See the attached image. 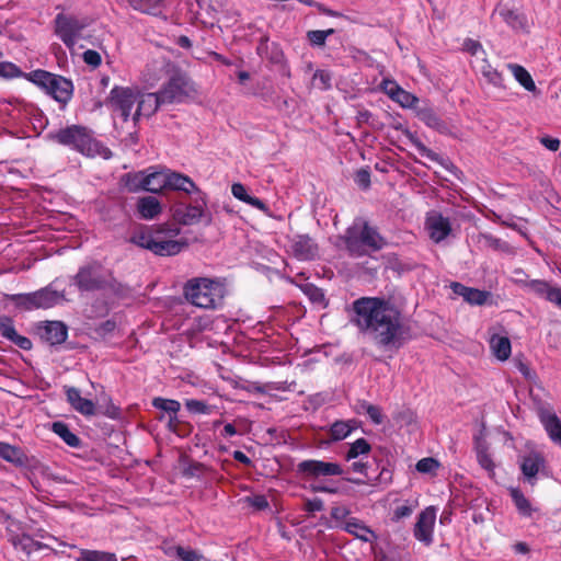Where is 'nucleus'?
<instances>
[{
	"instance_id": "c85d7f7f",
	"label": "nucleus",
	"mask_w": 561,
	"mask_h": 561,
	"mask_svg": "<svg viewBox=\"0 0 561 561\" xmlns=\"http://www.w3.org/2000/svg\"><path fill=\"white\" fill-rule=\"evenodd\" d=\"M507 68L513 73L516 81L527 91L537 92L536 84L530 76V73L520 65L517 64H508Z\"/></svg>"
},
{
	"instance_id": "a18cd8bd",
	"label": "nucleus",
	"mask_w": 561,
	"mask_h": 561,
	"mask_svg": "<svg viewBox=\"0 0 561 561\" xmlns=\"http://www.w3.org/2000/svg\"><path fill=\"white\" fill-rule=\"evenodd\" d=\"M333 33H334L333 28H329L325 31H320V30L309 31L307 33V37L312 45L322 46V45H324L327 37Z\"/></svg>"
},
{
	"instance_id": "4468645a",
	"label": "nucleus",
	"mask_w": 561,
	"mask_h": 561,
	"mask_svg": "<svg viewBox=\"0 0 561 561\" xmlns=\"http://www.w3.org/2000/svg\"><path fill=\"white\" fill-rule=\"evenodd\" d=\"M436 519V511L434 507H427L422 511L414 526V537L424 542L426 546L433 541V528Z\"/></svg>"
},
{
	"instance_id": "6e6d98bb",
	"label": "nucleus",
	"mask_w": 561,
	"mask_h": 561,
	"mask_svg": "<svg viewBox=\"0 0 561 561\" xmlns=\"http://www.w3.org/2000/svg\"><path fill=\"white\" fill-rule=\"evenodd\" d=\"M115 329H116V322L114 320H106V321L100 323L95 328V333L100 337L105 339L108 335H111L115 331Z\"/></svg>"
},
{
	"instance_id": "e2e57ef3",
	"label": "nucleus",
	"mask_w": 561,
	"mask_h": 561,
	"mask_svg": "<svg viewBox=\"0 0 561 561\" xmlns=\"http://www.w3.org/2000/svg\"><path fill=\"white\" fill-rule=\"evenodd\" d=\"M231 192H232V195L242 201V202H247L248 198L250 197V195L247 193V190L244 187V185H242L241 183H234L232 186H231Z\"/></svg>"
},
{
	"instance_id": "58836bf2",
	"label": "nucleus",
	"mask_w": 561,
	"mask_h": 561,
	"mask_svg": "<svg viewBox=\"0 0 561 561\" xmlns=\"http://www.w3.org/2000/svg\"><path fill=\"white\" fill-rule=\"evenodd\" d=\"M125 186L129 192H138L145 190L144 172L128 173L125 175Z\"/></svg>"
},
{
	"instance_id": "4d7b16f0",
	"label": "nucleus",
	"mask_w": 561,
	"mask_h": 561,
	"mask_svg": "<svg viewBox=\"0 0 561 561\" xmlns=\"http://www.w3.org/2000/svg\"><path fill=\"white\" fill-rule=\"evenodd\" d=\"M83 61L94 68L99 67L102 62L101 55L93 49H88L82 55Z\"/></svg>"
},
{
	"instance_id": "338daca9",
	"label": "nucleus",
	"mask_w": 561,
	"mask_h": 561,
	"mask_svg": "<svg viewBox=\"0 0 561 561\" xmlns=\"http://www.w3.org/2000/svg\"><path fill=\"white\" fill-rule=\"evenodd\" d=\"M415 146L420 154H422L423 157H426L432 161H439V156L433 150L428 149L426 146H424L421 141H416Z\"/></svg>"
},
{
	"instance_id": "6ab92c4d",
	"label": "nucleus",
	"mask_w": 561,
	"mask_h": 561,
	"mask_svg": "<svg viewBox=\"0 0 561 561\" xmlns=\"http://www.w3.org/2000/svg\"><path fill=\"white\" fill-rule=\"evenodd\" d=\"M138 106L133 116V121L137 122L140 116H151L153 115L159 107L164 105L161 101V98L158 92L156 93H147L142 94L140 99L137 100Z\"/></svg>"
},
{
	"instance_id": "a211bd4d",
	"label": "nucleus",
	"mask_w": 561,
	"mask_h": 561,
	"mask_svg": "<svg viewBox=\"0 0 561 561\" xmlns=\"http://www.w3.org/2000/svg\"><path fill=\"white\" fill-rule=\"evenodd\" d=\"M68 336V329L65 323L60 321H48L41 329V337L49 345L61 344Z\"/></svg>"
},
{
	"instance_id": "0eeeda50",
	"label": "nucleus",
	"mask_w": 561,
	"mask_h": 561,
	"mask_svg": "<svg viewBox=\"0 0 561 561\" xmlns=\"http://www.w3.org/2000/svg\"><path fill=\"white\" fill-rule=\"evenodd\" d=\"M47 138L59 145L70 147L85 156H93L96 152L98 144L93 139L91 131L81 125H71L60 128L54 133H49Z\"/></svg>"
},
{
	"instance_id": "f03ea898",
	"label": "nucleus",
	"mask_w": 561,
	"mask_h": 561,
	"mask_svg": "<svg viewBox=\"0 0 561 561\" xmlns=\"http://www.w3.org/2000/svg\"><path fill=\"white\" fill-rule=\"evenodd\" d=\"M180 232L181 229L176 225L144 226L133 233L129 241L156 255L171 256L179 254L187 245L184 240L171 239Z\"/></svg>"
},
{
	"instance_id": "2eb2a0df",
	"label": "nucleus",
	"mask_w": 561,
	"mask_h": 561,
	"mask_svg": "<svg viewBox=\"0 0 561 561\" xmlns=\"http://www.w3.org/2000/svg\"><path fill=\"white\" fill-rule=\"evenodd\" d=\"M426 229L430 238L439 243L445 240L451 232V225L448 218L439 213H431L426 218Z\"/></svg>"
},
{
	"instance_id": "412c9836",
	"label": "nucleus",
	"mask_w": 561,
	"mask_h": 561,
	"mask_svg": "<svg viewBox=\"0 0 561 561\" xmlns=\"http://www.w3.org/2000/svg\"><path fill=\"white\" fill-rule=\"evenodd\" d=\"M167 188L174 190V191H181L185 194H201L203 193L196 184L193 182V180L186 175H183L178 172H172L169 170L168 173V182H167Z\"/></svg>"
},
{
	"instance_id": "8fccbe9b",
	"label": "nucleus",
	"mask_w": 561,
	"mask_h": 561,
	"mask_svg": "<svg viewBox=\"0 0 561 561\" xmlns=\"http://www.w3.org/2000/svg\"><path fill=\"white\" fill-rule=\"evenodd\" d=\"M185 407L190 412L196 414H209L211 412V408L201 400H186Z\"/></svg>"
},
{
	"instance_id": "dca6fc26",
	"label": "nucleus",
	"mask_w": 561,
	"mask_h": 561,
	"mask_svg": "<svg viewBox=\"0 0 561 561\" xmlns=\"http://www.w3.org/2000/svg\"><path fill=\"white\" fill-rule=\"evenodd\" d=\"M537 414L550 439L561 446V422L557 414L545 404L537 408Z\"/></svg>"
},
{
	"instance_id": "5701e85b",
	"label": "nucleus",
	"mask_w": 561,
	"mask_h": 561,
	"mask_svg": "<svg viewBox=\"0 0 561 561\" xmlns=\"http://www.w3.org/2000/svg\"><path fill=\"white\" fill-rule=\"evenodd\" d=\"M546 465L545 458L538 453H530L525 456L520 463V469L525 478L534 484L537 473Z\"/></svg>"
},
{
	"instance_id": "9b49d317",
	"label": "nucleus",
	"mask_w": 561,
	"mask_h": 561,
	"mask_svg": "<svg viewBox=\"0 0 561 561\" xmlns=\"http://www.w3.org/2000/svg\"><path fill=\"white\" fill-rule=\"evenodd\" d=\"M137 100L138 93L134 89L115 85L111 90L105 104L112 113L118 114L126 122Z\"/></svg>"
},
{
	"instance_id": "bb28decb",
	"label": "nucleus",
	"mask_w": 561,
	"mask_h": 561,
	"mask_svg": "<svg viewBox=\"0 0 561 561\" xmlns=\"http://www.w3.org/2000/svg\"><path fill=\"white\" fill-rule=\"evenodd\" d=\"M9 541L12 543L15 550L21 551L26 556L42 548L39 542L35 541L31 536L26 534L11 535L9 537Z\"/></svg>"
},
{
	"instance_id": "37998d69",
	"label": "nucleus",
	"mask_w": 561,
	"mask_h": 561,
	"mask_svg": "<svg viewBox=\"0 0 561 561\" xmlns=\"http://www.w3.org/2000/svg\"><path fill=\"white\" fill-rule=\"evenodd\" d=\"M525 287L529 288L531 291H534L536 295L546 298L548 295V291L551 287V285L541 279H531L528 282H525Z\"/></svg>"
},
{
	"instance_id": "79ce46f5",
	"label": "nucleus",
	"mask_w": 561,
	"mask_h": 561,
	"mask_svg": "<svg viewBox=\"0 0 561 561\" xmlns=\"http://www.w3.org/2000/svg\"><path fill=\"white\" fill-rule=\"evenodd\" d=\"M0 457L10 462L22 461L20 449L5 443H0Z\"/></svg>"
},
{
	"instance_id": "13d9d810",
	"label": "nucleus",
	"mask_w": 561,
	"mask_h": 561,
	"mask_svg": "<svg viewBox=\"0 0 561 561\" xmlns=\"http://www.w3.org/2000/svg\"><path fill=\"white\" fill-rule=\"evenodd\" d=\"M182 561H202L203 556L191 548L182 547L179 558Z\"/></svg>"
},
{
	"instance_id": "aec40b11",
	"label": "nucleus",
	"mask_w": 561,
	"mask_h": 561,
	"mask_svg": "<svg viewBox=\"0 0 561 561\" xmlns=\"http://www.w3.org/2000/svg\"><path fill=\"white\" fill-rule=\"evenodd\" d=\"M416 116L420 121H422L426 126L437 130L440 134H448L449 127L446 122H444L439 115L435 112V110L431 106H421L416 108Z\"/></svg>"
},
{
	"instance_id": "c03bdc74",
	"label": "nucleus",
	"mask_w": 561,
	"mask_h": 561,
	"mask_svg": "<svg viewBox=\"0 0 561 561\" xmlns=\"http://www.w3.org/2000/svg\"><path fill=\"white\" fill-rule=\"evenodd\" d=\"M512 496L519 513L525 516H530L531 506L529 501L517 490H513Z\"/></svg>"
},
{
	"instance_id": "49530a36",
	"label": "nucleus",
	"mask_w": 561,
	"mask_h": 561,
	"mask_svg": "<svg viewBox=\"0 0 561 561\" xmlns=\"http://www.w3.org/2000/svg\"><path fill=\"white\" fill-rule=\"evenodd\" d=\"M415 467L421 473H435L439 468V462L432 457H427L419 460Z\"/></svg>"
},
{
	"instance_id": "603ef678",
	"label": "nucleus",
	"mask_w": 561,
	"mask_h": 561,
	"mask_svg": "<svg viewBox=\"0 0 561 561\" xmlns=\"http://www.w3.org/2000/svg\"><path fill=\"white\" fill-rule=\"evenodd\" d=\"M0 333L3 337L12 341L16 335L12 319L3 317L0 319Z\"/></svg>"
},
{
	"instance_id": "a878e982",
	"label": "nucleus",
	"mask_w": 561,
	"mask_h": 561,
	"mask_svg": "<svg viewBox=\"0 0 561 561\" xmlns=\"http://www.w3.org/2000/svg\"><path fill=\"white\" fill-rule=\"evenodd\" d=\"M34 294H35L34 298H35L37 309L51 308V307L56 306L64 298L62 294H60L56 290H53L48 287L36 290V291H34Z\"/></svg>"
},
{
	"instance_id": "9d476101",
	"label": "nucleus",
	"mask_w": 561,
	"mask_h": 561,
	"mask_svg": "<svg viewBox=\"0 0 561 561\" xmlns=\"http://www.w3.org/2000/svg\"><path fill=\"white\" fill-rule=\"evenodd\" d=\"M195 92L194 83L182 72H175L158 91L164 105L181 103Z\"/></svg>"
},
{
	"instance_id": "cd10ccee",
	"label": "nucleus",
	"mask_w": 561,
	"mask_h": 561,
	"mask_svg": "<svg viewBox=\"0 0 561 561\" xmlns=\"http://www.w3.org/2000/svg\"><path fill=\"white\" fill-rule=\"evenodd\" d=\"M476 68L486 79V81L495 87H501L503 82L502 75L493 68L485 57L476 60Z\"/></svg>"
},
{
	"instance_id": "473e14b6",
	"label": "nucleus",
	"mask_w": 561,
	"mask_h": 561,
	"mask_svg": "<svg viewBox=\"0 0 561 561\" xmlns=\"http://www.w3.org/2000/svg\"><path fill=\"white\" fill-rule=\"evenodd\" d=\"M128 3L135 10L152 15H158L163 10V0H128Z\"/></svg>"
},
{
	"instance_id": "6e6552de",
	"label": "nucleus",
	"mask_w": 561,
	"mask_h": 561,
	"mask_svg": "<svg viewBox=\"0 0 561 561\" xmlns=\"http://www.w3.org/2000/svg\"><path fill=\"white\" fill-rule=\"evenodd\" d=\"M207 205L206 194L203 192L197 194L193 204L176 203L171 207V213L174 221L182 226H193L205 219V225L209 226L213 222L210 215L206 214L205 207Z\"/></svg>"
},
{
	"instance_id": "c756f323",
	"label": "nucleus",
	"mask_w": 561,
	"mask_h": 561,
	"mask_svg": "<svg viewBox=\"0 0 561 561\" xmlns=\"http://www.w3.org/2000/svg\"><path fill=\"white\" fill-rule=\"evenodd\" d=\"M168 173L169 170L145 175V191L158 193L167 188Z\"/></svg>"
},
{
	"instance_id": "20e7f679",
	"label": "nucleus",
	"mask_w": 561,
	"mask_h": 561,
	"mask_svg": "<svg viewBox=\"0 0 561 561\" xmlns=\"http://www.w3.org/2000/svg\"><path fill=\"white\" fill-rule=\"evenodd\" d=\"M72 283L81 293L102 291L112 295L125 293L124 285L98 262L81 266L72 277Z\"/></svg>"
},
{
	"instance_id": "774afa93",
	"label": "nucleus",
	"mask_w": 561,
	"mask_h": 561,
	"mask_svg": "<svg viewBox=\"0 0 561 561\" xmlns=\"http://www.w3.org/2000/svg\"><path fill=\"white\" fill-rule=\"evenodd\" d=\"M162 550L170 558H179L180 552L182 550V546L164 542L162 545Z\"/></svg>"
},
{
	"instance_id": "1a4fd4ad",
	"label": "nucleus",
	"mask_w": 561,
	"mask_h": 561,
	"mask_svg": "<svg viewBox=\"0 0 561 561\" xmlns=\"http://www.w3.org/2000/svg\"><path fill=\"white\" fill-rule=\"evenodd\" d=\"M30 80L44 88L56 101L66 104L72 96V82L61 76L45 70L31 72Z\"/></svg>"
},
{
	"instance_id": "a19ab883",
	"label": "nucleus",
	"mask_w": 561,
	"mask_h": 561,
	"mask_svg": "<svg viewBox=\"0 0 561 561\" xmlns=\"http://www.w3.org/2000/svg\"><path fill=\"white\" fill-rule=\"evenodd\" d=\"M369 451H370V445L368 444V442L365 438H358L351 445V447L346 454V459L351 460V459L357 458L360 455H366Z\"/></svg>"
},
{
	"instance_id": "b1692460",
	"label": "nucleus",
	"mask_w": 561,
	"mask_h": 561,
	"mask_svg": "<svg viewBox=\"0 0 561 561\" xmlns=\"http://www.w3.org/2000/svg\"><path fill=\"white\" fill-rule=\"evenodd\" d=\"M494 13H499L503 21L515 31L526 32L528 28L525 15L515 10L501 7L495 9Z\"/></svg>"
},
{
	"instance_id": "de8ad7c7",
	"label": "nucleus",
	"mask_w": 561,
	"mask_h": 561,
	"mask_svg": "<svg viewBox=\"0 0 561 561\" xmlns=\"http://www.w3.org/2000/svg\"><path fill=\"white\" fill-rule=\"evenodd\" d=\"M360 408L368 414L375 424L379 425L383 422V416L379 407L364 401L360 403Z\"/></svg>"
},
{
	"instance_id": "864d4df0",
	"label": "nucleus",
	"mask_w": 561,
	"mask_h": 561,
	"mask_svg": "<svg viewBox=\"0 0 561 561\" xmlns=\"http://www.w3.org/2000/svg\"><path fill=\"white\" fill-rule=\"evenodd\" d=\"M21 75V70L12 62H0V77L3 78H15Z\"/></svg>"
},
{
	"instance_id": "7ed1b4c3",
	"label": "nucleus",
	"mask_w": 561,
	"mask_h": 561,
	"mask_svg": "<svg viewBox=\"0 0 561 561\" xmlns=\"http://www.w3.org/2000/svg\"><path fill=\"white\" fill-rule=\"evenodd\" d=\"M341 239L350 255L355 257L380 251L387 244L377 228L362 219H356L353 225L345 230Z\"/></svg>"
},
{
	"instance_id": "f704fd0d",
	"label": "nucleus",
	"mask_w": 561,
	"mask_h": 561,
	"mask_svg": "<svg viewBox=\"0 0 561 561\" xmlns=\"http://www.w3.org/2000/svg\"><path fill=\"white\" fill-rule=\"evenodd\" d=\"M53 432L57 434L68 446L79 447L80 438L73 434L69 426L64 422H55L51 425Z\"/></svg>"
},
{
	"instance_id": "393cba45",
	"label": "nucleus",
	"mask_w": 561,
	"mask_h": 561,
	"mask_svg": "<svg viewBox=\"0 0 561 561\" xmlns=\"http://www.w3.org/2000/svg\"><path fill=\"white\" fill-rule=\"evenodd\" d=\"M137 211L142 219H153L161 211L162 207L160 202L153 196H145L137 202Z\"/></svg>"
},
{
	"instance_id": "5fc2aeb1",
	"label": "nucleus",
	"mask_w": 561,
	"mask_h": 561,
	"mask_svg": "<svg viewBox=\"0 0 561 561\" xmlns=\"http://www.w3.org/2000/svg\"><path fill=\"white\" fill-rule=\"evenodd\" d=\"M250 506L255 508L256 511H262L268 507V502L265 495L256 494L253 496H247L244 499Z\"/></svg>"
},
{
	"instance_id": "ddd939ff",
	"label": "nucleus",
	"mask_w": 561,
	"mask_h": 561,
	"mask_svg": "<svg viewBox=\"0 0 561 561\" xmlns=\"http://www.w3.org/2000/svg\"><path fill=\"white\" fill-rule=\"evenodd\" d=\"M290 250L300 261H311L319 256L318 243L308 234H297L291 239Z\"/></svg>"
},
{
	"instance_id": "2f4dec72",
	"label": "nucleus",
	"mask_w": 561,
	"mask_h": 561,
	"mask_svg": "<svg viewBox=\"0 0 561 561\" xmlns=\"http://www.w3.org/2000/svg\"><path fill=\"white\" fill-rule=\"evenodd\" d=\"M490 346L494 356L500 360H506L511 355V341L506 336L493 335L490 340Z\"/></svg>"
},
{
	"instance_id": "f257e3e1",
	"label": "nucleus",
	"mask_w": 561,
	"mask_h": 561,
	"mask_svg": "<svg viewBox=\"0 0 561 561\" xmlns=\"http://www.w3.org/2000/svg\"><path fill=\"white\" fill-rule=\"evenodd\" d=\"M351 321L379 347L397 351L410 340V328L390 301L362 297L353 302Z\"/></svg>"
},
{
	"instance_id": "c9c22d12",
	"label": "nucleus",
	"mask_w": 561,
	"mask_h": 561,
	"mask_svg": "<svg viewBox=\"0 0 561 561\" xmlns=\"http://www.w3.org/2000/svg\"><path fill=\"white\" fill-rule=\"evenodd\" d=\"M34 296H35L34 293H28V294L7 295L5 297L9 300L13 301L14 305L20 309L33 310V309H37Z\"/></svg>"
},
{
	"instance_id": "4c0bfd02",
	"label": "nucleus",
	"mask_w": 561,
	"mask_h": 561,
	"mask_svg": "<svg viewBox=\"0 0 561 561\" xmlns=\"http://www.w3.org/2000/svg\"><path fill=\"white\" fill-rule=\"evenodd\" d=\"M354 426L351 422L336 421L331 426V436L334 440L344 439L350 435Z\"/></svg>"
},
{
	"instance_id": "680f3d73",
	"label": "nucleus",
	"mask_w": 561,
	"mask_h": 561,
	"mask_svg": "<svg viewBox=\"0 0 561 561\" xmlns=\"http://www.w3.org/2000/svg\"><path fill=\"white\" fill-rule=\"evenodd\" d=\"M313 81L319 83L322 89H328L330 87L331 77L328 72L318 70L313 75Z\"/></svg>"
},
{
	"instance_id": "e433bc0d",
	"label": "nucleus",
	"mask_w": 561,
	"mask_h": 561,
	"mask_svg": "<svg viewBox=\"0 0 561 561\" xmlns=\"http://www.w3.org/2000/svg\"><path fill=\"white\" fill-rule=\"evenodd\" d=\"M77 561H117V558L108 552L83 550Z\"/></svg>"
},
{
	"instance_id": "f8f14e48",
	"label": "nucleus",
	"mask_w": 561,
	"mask_h": 561,
	"mask_svg": "<svg viewBox=\"0 0 561 561\" xmlns=\"http://www.w3.org/2000/svg\"><path fill=\"white\" fill-rule=\"evenodd\" d=\"M87 23L75 15L59 13L55 18V34L68 47L73 48Z\"/></svg>"
},
{
	"instance_id": "bf43d9fd",
	"label": "nucleus",
	"mask_w": 561,
	"mask_h": 561,
	"mask_svg": "<svg viewBox=\"0 0 561 561\" xmlns=\"http://www.w3.org/2000/svg\"><path fill=\"white\" fill-rule=\"evenodd\" d=\"M413 510L414 506L407 502L405 504L396 507L393 511V519L399 520L404 517H409L413 513Z\"/></svg>"
},
{
	"instance_id": "69168bd1",
	"label": "nucleus",
	"mask_w": 561,
	"mask_h": 561,
	"mask_svg": "<svg viewBox=\"0 0 561 561\" xmlns=\"http://www.w3.org/2000/svg\"><path fill=\"white\" fill-rule=\"evenodd\" d=\"M304 508L309 513H314L323 510V501L321 499L307 500Z\"/></svg>"
},
{
	"instance_id": "0e129e2a",
	"label": "nucleus",
	"mask_w": 561,
	"mask_h": 561,
	"mask_svg": "<svg viewBox=\"0 0 561 561\" xmlns=\"http://www.w3.org/2000/svg\"><path fill=\"white\" fill-rule=\"evenodd\" d=\"M546 299L561 309V288L551 286Z\"/></svg>"
},
{
	"instance_id": "72a5a7b5",
	"label": "nucleus",
	"mask_w": 561,
	"mask_h": 561,
	"mask_svg": "<svg viewBox=\"0 0 561 561\" xmlns=\"http://www.w3.org/2000/svg\"><path fill=\"white\" fill-rule=\"evenodd\" d=\"M392 88L388 91V94L399 102L404 107H414L419 103V99L413 94L404 91L399 85L394 84V82H390Z\"/></svg>"
},
{
	"instance_id": "3c124183",
	"label": "nucleus",
	"mask_w": 561,
	"mask_h": 561,
	"mask_svg": "<svg viewBox=\"0 0 561 561\" xmlns=\"http://www.w3.org/2000/svg\"><path fill=\"white\" fill-rule=\"evenodd\" d=\"M477 459L482 468L492 472L494 468V463L491 459V456L488 454L486 448L482 445H479L477 448Z\"/></svg>"
},
{
	"instance_id": "4be33fe9",
	"label": "nucleus",
	"mask_w": 561,
	"mask_h": 561,
	"mask_svg": "<svg viewBox=\"0 0 561 561\" xmlns=\"http://www.w3.org/2000/svg\"><path fill=\"white\" fill-rule=\"evenodd\" d=\"M66 394L68 402L76 411L87 416L94 415V403L89 399L82 398L79 389L75 387H67Z\"/></svg>"
},
{
	"instance_id": "ea45409f",
	"label": "nucleus",
	"mask_w": 561,
	"mask_h": 561,
	"mask_svg": "<svg viewBox=\"0 0 561 561\" xmlns=\"http://www.w3.org/2000/svg\"><path fill=\"white\" fill-rule=\"evenodd\" d=\"M152 405L157 409H160L162 411H165L167 413L176 415V413L180 411L181 404L176 400L172 399H163V398H154L152 400Z\"/></svg>"
},
{
	"instance_id": "423d86ee",
	"label": "nucleus",
	"mask_w": 561,
	"mask_h": 561,
	"mask_svg": "<svg viewBox=\"0 0 561 561\" xmlns=\"http://www.w3.org/2000/svg\"><path fill=\"white\" fill-rule=\"evenodd\" d=\"M183 294L186 300L196 307L215 309L222 301L224 287L215 279L194 277L185 283Z\"/></svg>"
},
{
	"instance_id": "052dcab7",
	"label": "nucleus",
	"mask_w": 561,
	"mask_h": 561,
	"mask_svg": "<svg viewBox=\"0 0 561 561\" xmlns=\"http://www.w3.org/2000/svg\"><path fill=\"white\" fill-rule=\"evenodd\" d=\"M355 181L356 183L364 187V188H367L369 185H370V173L368 170H365V169H360L356 172V176H355Z\"/></svg>"
},
{
	"instance_id": "09e8293b",
	"label": "nucleus",
	"mask_w": 561,
	"mask_h": 561,
	"mask_svg": "<svg viewBox=\"0 0 561 561\" xmlns=\"http://www.w3.org/2000/svg\"><path fill=\"white\" fill-rule=\"evenodd\" d=\"M463 48L477 59L485 57V51L480 42L468 38L463 43Z\"/></svg>"
},
{
	"instance_id": "39448f33",
	"label": "nucleus",
	"mask_w": 561,
	"mask_h": 561,
	"mask_svg": "<svg viewBox=\"0 0 561 561\" xmlns=\"http://www.w3.org/2000/svg\"><path fill=\"white\" fill-rule=\"evenodd\" d=\"M297 474L306 482H313L310 489L313 492H322L334 494L337 492L335 488L327 484V479L333 476H342L343 468L337 462H329L317 459L302 460L297 465Z\"/></svg>"
},
{
	"instance_id": "7c9ffc66",
	"label": "nucleus",
	"mask_w": 561,
	"mask_h": 561,
	"mask_svg": "<svg viewBox=\"0 0 561 561\" xmlns=\"http://www.w3.org/2000/svg\"><path fill=\"white\" fill-rule=\"evenodd\" d=\"M344 529L363 541H370L375 537L373 530L356 518H351L345 523Z\"/></svg>"
},
{
	"instance_id": "f3484780",
	"label": "nucleus",
	"mask_w": 561,
	"mask_h": 561,
	"mask_svg": "<svg viewBox=\"0 0 561 561\" xmlns=\"http://www.w3.org/2000/svg\"><path fill=\"white\" fill-rule=\"evenodd\" d=\"M450 288L455 295L462 297L466 302L472 306H482L491 297L490 291L468 287L458 282L451 283Z\"/></svg>"
}]
</instances>
